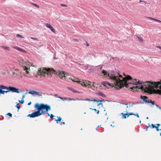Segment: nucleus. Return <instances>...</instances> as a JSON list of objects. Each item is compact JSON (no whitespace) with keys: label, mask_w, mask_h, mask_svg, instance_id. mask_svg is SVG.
Wrapping results in <instances>:
<instances>
[{"label":"nucleus","mask_w":161,"mask_h":161,"mask_svg":"<svg viewBox=\"0 0 161 161\" xmlns=\"http://www.w3.org/2000/svg\"><path fill=\"white\" fill-rule=\"evenodd\" d=\"M135 88H135V87L133 86V87H132V88H130V89H132V90H134V89H135Z\"/></svg>","instance_id":"obj_45"},{"label":"nucleus","mask_w":161,"mask_h":161,"mask_svg":"<svg viewBox=\"0 0 161 161\" xmlns=\"http://www.w3.org/2000/svg\"><path fill=\"white\" fill-rule=\"evenodd\" d=\"M58 119H56V121L57 123H58V121H60L62 120V119L60 117H58Z\"/></svg>","instance_id":"obj_22"},{"label":"nucleus","mask_w":161,"mask_h":161,"mask_svg":"<svg viewBox=\"0 0 161 161\" xmlns=\"http://www.w3.org/2000/svg\"><path fill=\"white\" fill-rule=\"evenodd\" d=\"M160 124H157L156 125V126H158V127H159V126H160Z\"/></svg>","instance_id":"obj_44"},{"label":"nucleus","mask_w":161,"mask_h":161,"mask_svg":"<svg viewBox=\"0 0 161 161\" xmlns=\"http://www.w3.org/2000/svg\"><path fill=\"white\" fill-rule=\"evenodd\" d=\"M159 109L160 110H161V107H159Z\"/></svg>","instance_id":"obj_57"},{"label":"nucleus","mask_w":161,"mask_h":161,"mask_svg":"<svg viewBox=\"0 0 161 161\" xmlns=\"http://www.w3.org/2000/svg\"><path fill=\"white\" fill-rule=\"evenodd\" d=\"M137 38L140 42H143V39L141 38L139 36H137Z\"/></svg>","instance_id":"obj_24"},{"label":"nucleus","mask_w":161,"mask_h":161,"mask_svg":"<svg viewBox=\"0 0 161 161\" xmlns=\"http://www.w3.org/2000/svg\"><path fill=\"white\" fill-rule=\"evenodd\" d=\"M145 103H151V104L150 105V106H152V105H155L154 101H153L151 100H149L148 99H147Z\"/></svg>","instance_id":"obj_12"},{"label":"nucleus","mask_w":161,"mask_h":161,"mask_svg":"<svg viewBox=\"0 0 161 161\" xmlns=\"http://www.w3.org/2000/svg\"><path fill=\"white\" fill-rule=\"evenodd\" d=\"M25 97V95H23L22 97V99H24V98Z\"/></svg>","instance_id":"obj_48"},{"label":"nucleus","mask_w":161,"mask_h":161,"mask_svg":"<svg viewBox=\"0 0 161 161\" xmlns=\"http://www.w3.org/2000/svg\"><path fill=\"white\" fill-rule=\"evenodd\" d=\"M68 100L69 101H71V100H73V101H75V100H82V101H83L84 100H83V99H82V98H80V99H79V98H77V99H73V98H68Z\"/></svg>","instance_id":"obj_21"},{"label":"nucleus","mask_w":161,"mask_h":161,"mask_svg":"<svg viewBox=\"0 0 161 161\" xmlns=\"http://www.w3.org/2000/svg\"><path fill=\"white\" fill-rule=\"evenodd\" d=\"M85 100V101H94L95 102H97V103H98V102H101V100H96V99H91L90 98H86L85 100Z\"/></svg>","instance_id":"obj_15"},{"label":"nucleus","mask_w":161,"mask_h":161,"mask_svg":"<svg viewBox=\"0 0 161 161\" xmlns=\"http://www.w3.org/2000/svg\"><path fill=\"white\" fill-rule=\"evenodd\" d=\"M23 69L25 71L26 74H29V71H30V68H28L25 66H24L23 67Z\"/></svg>","instance_id":"obj_13"},{"label":"nucleus","mask_w":161,"mask_h":161,"mask_svg":"<svg viewBox=\"0 0 161 161\" xmlns=\"http://www.w3.org/2000/svg\"><path fill=\"white\" fill-rule=\"evenodd\" d=\"M45 25L46 27L49 28V27H50L51 26L50 24L48 23H45Z\"/></svg>","instance_id":"obj_27"},{"label":"nucleus","mask_w":161,"mask_h":161,"mask_svg":"<svg viewBox=\"0 0 161 161\" xmlns=\"http://www.w3.org/2000/svg\"><path fill=\"white\" fill-rule=\"evenodd\" d=\"M104 71H106V72H109V71H110L111 70H109V71H108L105 70H103L102 71H101V77L103 76V77L106 78L107 79H109V80H111V81L113 83L111 84V83H109V82H108V81H104L101 82V85H104V86H106V87H108L109 86H113V85H114V86H116L117 87H118V86H116L115 85V84L112 81L111 79L109 78H107L108 77H106V76H105V75H104V73H103V72Z\"/></svg>","instance_id":"obj_5"},{"label":"nucleus","mask_w":161,"mask_h":161,"mask_svg":"<svg viewBox=\"0 0 161 161\" xmlns=\"http://www.w3.org/2000/svg\"><path fill=\"white\" fill-rule=\"evenodd\" d=\"M8 88L9 89H8V91H9V92L11 91L13 92H17L18 93L20 92L19 91V89L18 88H16L15 87L9 86Z\"/></svg>","instance_id":"obj_8"},{"label":"nucleus","mask_w":161,"mask_h":161,"mask_svg":"<svg viewBox=\"0 0 161 161\" xmlns=\"http://www.w3.org/2000/svg\"><path fill=\"white\" fill-rule=\"evenodd\" d=\"M123 104H124V103H123ZM125 105H128L127 106V108H130L131 107H133L134 105H135V103H125L124 104Z\"/></svg>","instance_id":"obj_14"},{"label":"nucleus","mask_w":161,"mask_h":161,"mask_svg":"<svg viewBox=\"0 0 161 161\" xmlns=\"http://www.w3.org/2000/svg\"><path fill=\"white\" fill-rule=\"evenodd\" d=\"M101 104L100 103H98V104H97V105H99L100 104Z\"/></svg>","instance_id":"obj_58"},{"label":"nucleus","mask_w":161,"mask_h":161,"mask_svg":"<svg viewBox=\"0 0 161 161\" xmlns=\"http://www.w3.org/2000/svg\"><path fill=\"white\" fill-rule=\"evenodd\" d=\"M30 38L31 39H33L34 40H36V41H38V39L37 38H36L33 37H30Z\"/></svg>","instance_id":"obj_32"},{"label":"nucleus","mask_w":161,"mask_h":161,"mask_svg":"<svg viewBox=\"0 0 161 161\" xmlns=\"http://www.w3.org/2000/svg\"><path fill=\"white\" fill-rule=\"evenodd\" d=\"M86 46H89V44L87 42H86Z\"/></svg>","instance_id":"obj_52"},{"label":"nucleus","mask_w":161,"mask_h":161,"mask_svg":"<svg viewBox=\"0 0 161 161\" xmlns=\"http://www.w3.org/2000/svg\"><path fill=\"white\" fill-rule=\"evenodd\" d=\"M111 58H112L114 60L115 58L113 57H111Z\"/></svg>","instance_id":"obj_54"},{"label":"nucleus","mask_w":161,"mask_h":161,"mask_svg":"<svg viewBox=\"0 0 161 161\" xmlns=\"http://www.w3.org/2000/svg\"><path fill=\"white\" fill-rule=\"evenodd\" d=\"M149 119V118L148 117L146 118V119Z\"/></svg>","instance_id":"obj_59"},{"label":"nucleus","mask_w":161,"mask_h":161,"mask_svg":"<svg viewBox=\"0 0 161 161\" xmlns=\"http://www.w3.org/2000/svg\"><path fill=\"white\" fill-rule=\"evenodd\" d=\"M35 108L37 110V111L33 112L31 114H29L27 115L28 117L30 118H35L38 117L42 115H44L46 113H47L48 116H50L51 118L53 119L55 116L53 114L50 115L48 113L49 111L51 110V106L47 104L43 103H36L35 105Z\"/></svg>","instance_id":"obj_2"},{"label":"nucleus","mask_w":161,"mask_h":161,"mask_svg":"<svg viewBox=\"0 0 161 161\" xmlns=\"http://www.w3.org/2000/svg\"><path fill=\"white\" fill-rule=\"evenodd\" d=\"M105 100L104 99H103L102 98H101V102H105Z\"/></svg>","instance_id":"obj_46"},{"label":"nucleus","mask_w":161,"mask_h":161,"mask_svg":"<svg viewBox=\"0 0 161 161\" xmlns=\"http://www.w3.org/2000/svg\"><path fill=\"white\" fill-rule=\"evenodd\" d=\"M7 115L10 117H12V114L10 113H8L7 114Z\"/></svg>","instance_id":"obj_38"},{"label":"nucleus","mask_w":161,"mask_h":161,"mask_svg":"<svg viewBox=\"0 0 161 161\" xmlns=\"http://www.w3.org/2000/svg\"><path fill=\"white\" fill-rule=\"evenodd\" d=\"M103 72L105 76L111 79L112 81L120 89L124 86L128 88L129 87V84H132V81L127 83V80H132V78L129 75L126 76L125 73L124 75L125 77H123L120 75V72L119 71L117 72L114 71H110L109 72L104 71Z\"/></svg>","instance_id":"obj_1"},{"label":"nucleus","mask_w":161,"mask_h":161,"mask_svg":"<svg viewBox=\"0 0 161 161\" xmlns=\"http://www.w3.org/2000/svg\"><path fill=\"white\" fill-rule=\"evenodd\" d=\"M31 102H30L29 103H28V105H30L31 104Z\"/></svg>","instance_id":"obj_49"},{"label":"nucleus","mask_w":161,"mask_h":161,"mask_svg":"<svg viewBox=\"0 0 161 161\" xmlns=\"http://www.w3.org/2000/svg\"><path fill=\"white\" fill-rule=\"evenodd\" d=\"M141 120H140V122H139L140 123H141Z\"/></svg>","instance_id":"obj_62"},{"label":"nucleus","mask_w":161,"mask_h":161,"mask_svg":"<svg viewBox=\"0 0 161 161\" xmlns=\"http://www.w3.org/2000/svg\"><path fill=\"white\" fill-rule=\"evenodd\" d=\"M71 90L74 93H78L79 92L78 91H76L72 88L71 89Z\"/></svg>","instance_id":"obj_34"},{"label":"nucleus","mask_w":161,"mask_h":161,"mask_svg":"<svg viewBox=\"0 0 161 161\" xmlns=\"http://www.w3.org/2000/svg\"><path fill=\"white\" fill-rule=\"evenodd\" d=\"M59 98L62 100H64L67 99V98H64V97H59Z\"/></svg>","instance_id":"obj_39"},{"label":"nucleus","mask_w":161,"mask_h":161,"mask_svg":"<svg viewBox=\"0 0 161 161\" xmlns=\"http://www.w3.org/2000/svg\"><path fill=\"white\" fill-rule=\"evenodd\" d=\"M19 102L20 103L23 104L24 102V99H22L21 101L19 100Z\"/></svg>","instance_id":"obj_37"},{"label":"nucleus","mask_w":161,"mask_h":161,"mask_svg":"<svg viewBox=\"0 0 161 161\" xmlns=\"http://www.w3.org/2000/svg\"><path fill=\"white\" fill-rule=\"evenodd\" d=\"M155 128H156V130L157 131H158L160 130V129H159L158 127V126H156L155 127Z\"/></svg>","instance_id":"obj_36"},{"label":"nucleus","mask_w":161,"mask_h":161,"mask_svg":"<svg viewBox=\"0 0 161 161\" xmlns=\"http://www.w3.org/2000/svg\"><path fill=\"white\" fill-rule=\"evenodd\" d=\"M80 81L81 82L80 83H78L81 84L82 86H84L88 88H91L92 87L91 83L90 81H87L86 80L84 82Z\"/></svg>","instance_id":"obj_7"},{"label":"nucleus","mask_w":161,"mask_h":161,"mask_svg":"<svg viewBox=\"0 0 161 161\" xmlns=\"http://www.w3.org/2000/svg\"><path fill=\"white\" fill-rule=\"evenodd\" d=\"M138 103H139V102H136V103H135V104H138Z\"/></svg>","instance_id":"obj_53"},{"label":"nucleus","mask_w":161,"mask_h":161,"mask_svg":"<svg viewBox=\"0 0 161 161\" xmlns=\"http://www.w3.org/2000/svg\"><path fill=\"white\" fill-rule=\"evenodd\" d=\"M29 93L31 94H35L38 95L39 96H41L42 95V94L39 92H37L34 91L32 90L31 91H30Z\"/></svg>","instance_id":"obj_11"},{"label":"nucleus","mask_w":161,"mask_h":161,"mask_svg":"<svg viewBox=\"0 0 161 161\" xmlns=\"http://www.w3.org/2000/svg\"><path fill=\"white\" fill-rule=\"evenodd\" d=\"M105 97L106 95L103 93L101 92V97Z\"/></svg>","instance_id":"obj_41"},{"label":"nucleus","mask_w":161,"mask_h":161,"mask_svg":"<svg viewBox=\"0 0 161 161\" xmlns=\"http://www.w3.org/2000/svg\"><path fill=\"white\" fill-rule=\"evenodd\" d=\"M157 47H158V48H159V49H161V47L159 46H158Z\"/></svg>","instance_id":"obj_51"},{"label":"nucleus","mask_w":161,"mask_h":161,"mask_svg":"<svg viewBox=\"0 0 161 161\" xmlns=\"http://www.w3.org/2000/svg\"><path fill=\"white\" fill-rule=\"evenodd\" d=\"M30 3L31 4L33 5L34 6H35L36 7L38 8H40L39 6L38 5H37L36 4L32 2H31Z\"/></svg>","instance_id":"obj_23"},{"label":"nucleus","mask_w":161,"mask_h":161,"mask_svg":"<svg viewBox=\"0 0 161 161\" xmlns=\"http://www.w3.org/2000/svg\"><path fill=\"white\" fill-rule=\"evenodd\" d=\"M90 109H92V110H94L97 113V114H98L99 113V111L97 110L96 109H92V108H90Z\"/></svg>","instance_id":"obj_28"},{"label":"nucleus","mask_w":161,"mask_h":161,"mask_svg":"<svg viewBox=\"0 0 161 161\" xmlns=\"http://www.w3.org/2000/svg\"><path fill=\"white\" fill-rule=\"evenodd\" d=\"M155 126H156V125H154L153 124H152L151 125V128H155Z\"/></svg>","instance_id":"obj_35"},{"label":"nucleus","mask_w":161,"mask_h":161,"mask_svg":"<svg viewBox=\"0 0 161 161\" xmlns=\"http://www.w3.org/2000/svg\"><path fill=\"white\" fill-rule=\"evenodd\" d=\"M64 78L66 80H71L73 81L76 82L77 83H80L81 82L79 81V79L78 78H75L73 76H71L69 75L67 73H66L64 75Z\"/></svg>","instance_id":"obj_6"},{"label":"nucleus","mask_w":161,"mask_h":161,"mask_svg":"<svg viewBox=\"0 0 161 161\" xmlns=\"http://www.w3.org/2000/svg\"><path fill=\"white\" fill-rule=\"evenodd\" d=\"M49 29L53 32L55 33V30L53 28V27L52 26H51L50 27H49Z\"/></svg>","instance_id":"obj_25"},{"label":"nucleus","mask_w":161,"mask_h":161,"mask_svg":"<svg viewBox=\"0 0 161 161\" xmlns=\"http://www.w3.org/2000/svg\"><path fill=\"white\" fill-rule=\"evenodd\" d=\"M132 84L134 85H140L143 88H145V87H144V86L146 87L147 86H150V85L153 86L155 88H158L161 86V82H153L146 81L145 82H140V81H137L136 80H135L132 81Z\"/></svg>","instance_id":"obj_4"},{"label":"nucleus","mask_w":161,"mask_h":161,"mask_svg":"<svg viewBox=\"0 0 161 161\" xmlns=\"http://www.w3.org/2000/svg\"><path fill=\"white\" fill-rule=\"evenodd\" d=\"M156 105V107L157 108H159V107H159V106L158 105H157V104H156V105Z\"/></svg>","instance_id":"obj_47"},{"label":"nucleus","mask_w":161,"mask_h":161,"mask_svg":"<svg viewBox=\"0 0 161 161\" xmlns=\"http://www.w3.org/2000/svg\"><path fill=\"white\" fill-rule=\"evenodd\" d=\"M151 19L154 20L159 22H161V21L157 19H153V18H150Z\"/></svg>","instance_id":"obj_29"},{"label":"nucleus","mask_w":161,"mask_h":161,"mask_svg":"<svg viewBox=\"0 0 161 161\" xmlns=\"http://www.w3.org/2000/svg\"><path fill=\"white\" fill-rule=\"evenodd\" d=\"M118 58H115V59H118Z\"/></svg>","instance_id":"obj_64"},{"label":"nucleus","mask_w":161,"mask_h":161,"mask_svg":"<svg viewBox=\"0 0 161 161\" xmlns=\"http://www.w3.org/2000/svg\"><path fill=\"white\" fill-rule=\"evenodd\" d=\"M142 2H143V1L141 0H140L139 1V3H141Z\"/></svg>","instance_id":"obj_55"},{"label":"nucleus","mask_w":161,"mask_h":161,"mask_svg":"<svg viewBox=\"0 0 161 161\" xmlns=\"http://www.w3.org/2000/svg\"><path fill=\"white\" fill-rule=\"evenodd\" d=\"M12 47L13 48H14L16 49V50L21 51L23 52H24L25 53H27V52L25 51V50L22 49L21 48H19V47L17 46H13Z\"/></svg>","instance_id":"obj_10"},{"label":"nucleus","mask_w":161,"mask_h":161,"mask_svg":"<svg viewBox=\"0 0 161 161\" xmlns=\"http://www.w3.org/2000/svg\"><path fill=\"white\" fill-rule=\"evenodd\" d=\"M134 113H128V116H127V117H128L129 115H134Z\"/></svg>","instance_id":"obj_33"},{"label":"nucleus","mask_w":161,"mask_h":161,"mask_svg":"<svg viewBox=\"0 0 161 161\" xmlns=\"http://www.w3.org/2000/svg\"><path fill=\"white\" fill-rule=\"evenodd\" d=\"M9 91H8V90L6 91H5L0 89V94H4L5 93H7Z\"/></svg>","instance_id":"obj_20"},{"label":"nucleus","mask_w":161,"mask_h":161,"mask_svg":"<svg viewBox=\"0 0 161 161\" xmlns=\"http://www.w3.org/2000/svg\"><path fill=\"white\" fill-rule=\"evenodd\" d=\"M111 126H112V127H114V126H113V125H112V124L111 125Z\"/></svg>","instance_id":"obj_61"},{"label":"nucleus","mask_w":161,"mask_h":161,"mask_svg":"<svg viewBox=\"0 0 161 161\" xmlns=\"http://www.w3.org/2000/svg\"><path fill=\"white\" fill-rule=\"evenodd\" d=\"M147 97L146 96H143L141 97L140 99L142 100L145 103L147 100Z\"/></svg>","instance_id":"obj_16"},{"label":"nucleus","mask_w":161,"mask_h":161,"mask_svg":"<svg viewBox=\"0 0 161 161\" xmlns=\"http://www.w3.org/2000/svg\"><path fill=\"white\" fill-rule=\"evenodd\" d=\"M1 47L6 50H7L8 51H10V48L8 47H7L6 46H2Z\"/></svg>","instance_id":"obj_17"},{"label":"nucleus","mask_w":161,"mask_h":161,"mask_svg":"<svg viewBox=\"0 0 161 161\" xmlns=\"http://www.w3.org/2000/svg\"><path fill=\"white\" fill-rule=\"evenodd\" d=\"M62 124H65V122H62Z\"/></svg>","instance_id":"obj_56"},{"label":"nucleus","mask_w":161,"mask_h":161,"mask_svg":"<svg viewBox=\"0 0 161 161\" xmlns=\"http://www.w3.org/2000/svg\"><path fill=\"white\" fill-rule=\"evenodd\" d=\"M18 61L20 64L21 65H25L26 63H28V64H29L30 62H26L22 58H19L18 60Z\"/></svg>","instance_id":"obj_9"},{"label":"nucleus","mask_w":161,"mask_h":161,"mask_svg":"<svg viewBox=\"0 0 161 161\" xmlns=\"http://www.w3.org/2000/svg\"><path fill=\"white\" fill-rule=\"evenodd\" d=\"M16 36L18 37H21V38H24V36H22L21 35H20L19 34H18L16 35Z\"/></svg>","instance_id":"obj_31"},{"label":"nucleus","mask_w":161,"mask_h":161,"mask_svg":"<svg viewBox=\"0 0 161 161\" xmlns=\"http://www.w3.org/2000/svg\"><path fill=\"white\" fill-rule=\"evenodd\" d=\"M61 5L63 7H67V5H66V4H61Z\"/></svg>","instance_id":"obj_42"},{"label":"nucleus","mask_w":161,"mask_h":161,"mask_svg":"<svg viewBox=\"0 0 161 161\" xmlns=\"http://www.w3.org/2000/svg\"><path fill=\"white\" fill-rule=\"evenodd\" d=\"M149 127H151V125H149L148 126H147V129H146V130L147 131L148 130H147V129Z\"/></svg>","instance_id":"obj_43"},{"label":"nucleus","mask_w":161,"mask_h":161,"mask_svg":"<svg viewBox=\"0 0 161 161\" xmlns=\"http://www.w3.org/2000/svg\"><path fill=\"white\" fill-rule=\"evenodd\" d=\"M96 84L95 85H94V84H93V86H94V87H96V88H97V86H96Z\"/></svg>","instance_id":"obj_50"},{"label":"nucleus","mask_w":161,"mask_h":161,"mask_svg":"<svg viewBox=\"0 0 161 161\" xmlns=\"http://www.w3.org/2000/svg\"><path fill=\"white\" fill-rule=\"evenodd\" d=\"M0 89H1L2 90L3 89H7L8 90V87L2 85H0Z\"/></svg>","instance_id":"obj_18"},{"label":"nucleus","mask_w":161,"mask_h":161,"mask_svg":"<svg viewBox=\"0 0 161 161\" xmlns=\"http://www.w3.org/2000/svg\"><path fill=\"white\" fill-rule=\"evenodd\" d=\"M16 107L18 110H19L20 108V106L19 105V103H18L16 104V105L15 106Z\"/></svg>","instance_id":"obj_30"},{"label":"nucleus","mask_w":161,"mask_h":161,"mask_svg":"<svg viewBox=\"0 0 161 161\" xmlns=\"http://www.w3.org/2000/svg\"><path fill=\"white\" fill-rule=\"evenodd\" d=\"M49 73H54L58 75L59 77L62 79L64 77L66 73L62 70H58L56 71L53 69L41 68H39V69L38 70L37 75H42L44 76H45L46 75H48Z\"/></svg>","instance_id":"obj_3"},{"label":"nucleus","mask_w":161,"mask_h":161,"mask_svg":"<svg viewBox=\"0 0 161 161\" xmlns=\"http://www.w3.org/2000/svg\"><path fill=\"white\" fill-rule=\"evenodd\" d=\"M101 106H103V105L102 103H101Z\"/></svg>","instance_id":"obj_60"},{"label":"nucleus","mask_w":161,"mask_h":161,"mask_svg":"<svg viewBox=\"0 0 161 161\" xmlns=\"http://www.w3.org/2000/svg\"><path fill=\"white\" fill-rule=\"evenodd\" d=\"M121 114L122 115L123 118L126 119V118H127V116H128V113L124 114L123 113H121Z\"/></svg>","instance_id":"obj_19"},{"label":"nucleus","mask_w":161,"mask_h":161,"mask_svg":"<svg viewBox=\"0 0 161 161\" xmlns=\"http://www.w3.org/2000/svg\"><path fill=\"white\" fill-rule=\"evenodd\" d=\"M49 29L53 32L55 33V30L53 28V27L52 26H51L50 27H49Z\"/></svg>","instance_id":"obj_26"},{"label":"nucleus","mask_w":161,"mask_h":161,"mask_svg":"<svg viewBox=\"0 0 161 161\" xmlns=\"http://www.w3.org/2000/svg\"><path fill=\"white\" fill-rule=\"evenodd\" d=\"M134 115L135 116H137L138 118H139V114H138L137 113H136V114H134Z\"/></svg>","instance_id":"obj_40"},{"label":"nucleus","mask_w":161,"mask_h":161,"mask_svg":"<svg viewBox=\"0 0 161 161\" xmlns=\"http://www.w3.org/2000/svg\"><path fill=\"white\" fill-rule=\"evenodd\" d=\"M160 136H161V133H160Z\"/></svg>","instance_id":"obj_63"}]
</instances>
